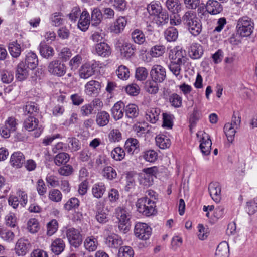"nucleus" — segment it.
Segmentation results:
<instances>
[{
	"label": "nucleus",
	"instance_id": "obj_1",
	"mask_svg": "<svg viewBox=\"0 0 257 257\" xmlns=\"http://www.w3.org/2000/svg\"><path fill=\"white\" fill-rule=\"evenodd\" d=\"M182 23L189 32L194 36H198L202 31L201 20L197 17L196 13L194 11H186L182 16Z\"/></svg>",
	"mask_w": 257,
	"mask_h": 257
},
{
	"label": "nucleus",
	"instance_id": "obj_2",
	"mask_svg": "<svg viewBox=\"0 0 257 257\" xmlns=\"http://www.w3.org/2000/svg\"><path fill=\"white\" fill-rule=\"evenodd\" d=\"M254 25V22L251 18L247 16L242 17L237 21V33L240 36L248 37L253 32Z\"/></svg>",
	"mask_w": 257,
	"mask_h": 257
},
{
	"label": "nucleus",
	"instance_id": "obj_3",
	"mask_svg": "<svg viewBox=\"0 0 257 257\" xmlns=\"http://www.w3.org/2000/svg\"><path fill=\"white\" fill-rule=\"evenodd\" d=\"M137 211L143 215L150 216L155 212V203L154 200L144 197L139 199L136 203Z\"/></svg>",
	"mask_w": 257,
	"mask_h": 257
},
{
	"label": "nucleus",
	"instance_id": "obj_4",
	"mask_svg": "<svg viewBox=\"0 0 257 257\" xmlns=\"http://www.w3.org/2000/svg\"><path fill=\"white\" fill-rule=\"evenodd\" d=\"M241 117L238 113L234 112L232 117L231 122L227 123L224 127V132L227 140L232 143L234 140L236 130L240 127Z\"/></svg>",
	"mask_w": 257,
	"mask_h": 257
},
{
	"label": "nucleus",
	"instance_id": "obj_5",
	"mask_svg": "<svg viewBox=\"0 0 257 257\" xmlns=\"http://www.w3.org/2000/svg\"><path fill=\"white\" fill-rule=\"evenodd\" d=\"M116 217L119 220L118 227L120 230H128V226L130 225V213L124 208L118 207L115 210Z\"/></svg>",
	"mask_w": 257,
	"mask_h": 257
},
{
	"label": "nucleus",
	"instance_id": "obj_6",
	"mask_svg": "<svg viewBox=\"0 0 257 257\" xmlns=\"http://www.w3.org/2000/svg\"><path fill=\"white\" fill-rule=\"evenodd\" d=\"M134 233L139 239L146 240L150 238L152 233V229L146 223L138 222L135 225Z\"/></svg>",
	"mask_w": 257,
	"mask_h": 257
},
{
	"label": "nucleus",
	"instance_id": "obj_7",
	"mask_svg": "<svg viewBox=\"0 0 257 257\" xmlns=\"http://www.w3.org/2000/svg\"><path fill=\"white\" fill-rule=\"evenodd\" d=\"M200 137L199 142L200 149L201 152L204 155H208L210 153L211 149L212 142L210 139L209 135L204 132H199L197 133V137Z\"/></svg>",
	"mask_w": 257,
	"mask_h": 257
},
{
	"label": "nucleus",
	"instance_id": "obj_8",
	"mask_svg": "<svg viewBox=\"0 0 257 257\" xmlns=\"http://www.w3.org/2000/svg\"><path fill=\"white\" fill-rule=\"evenodd\" d=\"M115 45L119 48L120 54L123 57L128 58L134 54L135 47L131 43L119 39L117 40Z\"/></svg>",
	"mask_w": 257,
	"mask_h": 257
},
{
	"label": "nucleus",
	"instance_id": "obj_9",
	"mask_svg": "<svg viewBox=\"0 0 257 257\" xmlns=\"http://www.w3.org/2000/svg\"><path fill=\"white\" fill-rule=\"evenodd\" d=\"M48 71L53 75L61 77L65 74L66 67L65 65L59 60H55L49 63Z\"/></svg>",
	"mask_w": 257,
	"mask_h": 257
},
{
	"label": "nucleus",
	"instance_id": "obj_10",
	"mask_svg": "<svg viewBox=\"0 0 257 257\" xmlns=\"http://www.w3.org/2000/svg\"><path fill=\"white\" fill-rule=\"evenodd\" d=\"M150 75L152 80L158 83H161L166 78V69L161 65H155L151 69Z\"/></svg>",
	"mask_w": 257,
	"mask_h": 257
},
{
	"label": "nucleus",
	"instance_id": "obj_11",
	"mask_svg": "<svg viewBox=\"0 0 257 257\" xmlns=\"http://www.w3.org/2000/svg\"><path fill=\"white\" fill-rule=\"evenodd\" d=\"M66 236L71 245L78 247L82 241V236L78 229L70 228L66 231Z\"/></svg>",
	"mask_w": 257,
	"mask_h": 257
},
{
	"label": "nucleus",
	"instance_id": "obj_12",
	"mask_svg": "<svg viewBox=\"0 0 257 257\" xmlns=\"http://www.w3.org/2000/svg\"><path fill=\"white\" fill-rule=\"evenodd\" d=\"M98 64L96 62L92 64L85 63L81 66L79 71V76L81 78L87 79L93 75L96 71Z\"/></svg>",
	"mask_w": 257,
	"mask_h": 257
},
{
	"label": "nucleus",
	"instance_id": "obj_13",
	"mask_svg": "<svg viewBox=\"0 0 257 257\" xmlns=\"http://www.w3.org/2000/svg\"><path fill=\"white\" fill-rule=\"evenodd\" d=\"M185 55V51H182L179 46H177L170 51L169 58L173 61L184 64L186 59Z\"/></svg>",
	"mask_w": 257,
	"mask_h": 257
},
{
	"label": "nucleus",
	"instance_id": "obj_14",
	"mask_svg": "<svg viewBox=\"0 0 257 257\" xmlns=\"http://www.w3.org/2000/svg\"><path fill=\"white\" fill-rule=\"evenodd\" d=\"M208 191L212 199L216 202L221 200V186L218 182H211L208 186Z\"/></svg>",
	"mask_w": 257,
	"mask_h": 257
},
{
	"label": "nucleus",
	"instance_id": "obj_15",
	"mask_svg": "<svg viewBox=\"0 0 257 257\" xmlns=\"http://www.w3.org/2000/svg\"><path fill=\"white\" fill-rule=\"evenodd\" d=\"M31 247V244L28 239H19L15 245V250L18 255L23 256L26 254Z\"/></svg>",
	"mask_w": 257,
	"mask_h": 257
},
{
	"label": "nucleus",
	"instance_id": "obj_16",
	"mask_svg": "<svg viewBox=\"0 0 257 257\" xmlns=\"http://www.w3.org/2000/svg\"><path fill=\"white\" fill-rule=\"evenodd\" d=\"M102 105V102L99 99H95L91 104L83 105L81 107V114L84 116H88L93 113V111L95 108H97V110H98Z\"/></svg>",
	"mask_w": 257,
	"mask_h": 257
},
{
	"label": "nucleus",
	"instance_id": "obj_17",
	"mask_svg": "<svg viewBox=\"0 0 257 257\" xmlns=\"http://www.w3.org/2000/svg\"><path fill=\"white\" fill-rule=\"evenodd\" d=\"M29 68L26 66L25 63L21 61L16 67L15 76L18 81H23L26 79L29 75Z\"/></svg>",
	"mask_w": 257,
	"mask_h": 257
},
{
	"label": "nucleus",
	"instance_id": "obj_18",
	"mask_svg": "<svg viewBox=\"0 0 257 257\" xmlns=\"http://www.w3.org/2000/svg\"><path fill=\"white\" fill-rule=\"evenodd\" d=\"M127 22L125 17L120 16L118 17L110 27V31L115 34L121 33Z\"/></svg>",
	"mask_w": 257,
	"mask_h": 257
},
{
	"label": "nucleus",
	"instance_id": "obj_19",
	"mask_svg": "<svg viewBox=\"0 0 257 257\" xmlns=\"http://www.w3.org/2000/svg\"><path fill=\"white\" fill-rule=\"evenodd\" d=\"M100 89V83L95 80H91L85 85V92L88 95H97Z\"/></svg>",
	"mask_w": 257,
	"mask_h": 257
},
{
	"label": "nucleus",
	"instance_id": "obj_20",
	"mask_svg": "<svg viewBox=\"0 0 257 257\" xmlns=\"http://www.w3.org/2000/svg\"><path fill=\"white\" fill-rule=\"evenodd\" d=\"M206 11L211 15L220 13L223 10L221 5L216 0H208L205 6Z\"/></svg>",
	"mask_w": 257,
	"mask_h": 257
},
{
	"label": "nucleus",
	"instance_id": "obj_21",
	"mask_svg": "<svg viewBox=\"0 0 257 257\" xmlns=\"http://www.w3.org/2000/svg\"><path fill=\"white\" fill-rule=\"evenodd\" d=\"M25 162V157L20 152H14L10 157L11 165L17 168H21Z\"/></svg>",
	"mask_w": 257,
	"mask_h": 257
},
{
	"label": "nucleus",
	"instance_id": "obj_22",
	"mask_svg": "<svg viewBox=\"0 0 257 257\" xmlns=\"http://www.w3.org/2000/svg\"><path fill=\"white\" fill-rule=\"evenodd\" d=\"M90 24L89 14L86 11H83L81 14L78 23V27L82 31L88 29Z\"/></svg>",
	"mask_w": 257,
	"mask_h": 257
},
{
	"label": "nucleus",
	"instance_id": "obj_23",
	"mask_svg": "<svg viewBox=\"0 0 257 257\" xmlns=\"http://www.w3.org/2000/svg\"><path fill=\"white\" fill-rule=\"evenodd\" d=\"M96 53L100 56L106 57L111 54V49L109 46L105 42H100L95 46Z\"/></svg>",
	"mask_w": 257,
	"mask_h": 257
},
{
	"label": "nucleus",
	"instance_id": "obj_24",
	"mask_svg": "<svg viewBox=\"0 0 257 257\" xmlns=\"http://www.w3.org/2000/svg\"><path fill=\"white\" fill-rule=\"evenodd\" d=\"M124 107L123 103L121 101H118L114 104L111 109V113L115 120H119L122 117Z\"/></svg>",
	"mask_w": 257,
	"mask_h": 257
},
{
	"label": "nucleus",
	"instance_id": "obj_25",
	"mask_svg": "<svg viewBox=\"0 0 257 257\" xmlns=\"http://www.w3.org/2000/svg\"><path fill=\"white\" fill-rule=\"evenodd\" d=\"M131 39L136 44L141 45L146 41V37L143 31L139 29H135L131 32Z\"/></svg>",
	"mask_w": 257,
	"mask_h": 257
},
{
	"label": "nucleus",
	"instance_id": "obj_26",
	"mask_svg": "<svg viewBox=\"0 0 257 257\" xmlns=\"http://www.w3.org/2000/svg\"><path fill=\"white\" fill-rule=\"evenodd\" d=\"M39 48L40 53L43 57L49 59L54 55L53 48L45 43H41Z\"/></svg>",
	"mask_w": 257,
	"mask_h": 257
},
{
	"label": "nucleus",
	"instance_id": "obj_27",
	"mask_svg": "<svg viewBox=\"0 0 257 257\" xmlns=\"http://www.w3.org/2000/svg\"><path fill=\"white\" fill-rule=\"evenodd\" d=\"M160 110L156 108L148 109L146 112V118L152 123H155L158 120Z\"/></svg>",
	"mask_w": 257,
	"mask_h": 257
},
{
	"label": "nucleus",
	"instance_id": "obj_28",
	"mask_svg": "<svg viewBox=\"0 0 257 257\" xmlns=\"http://www.w3.org/2000/svg\"><path fill=\"white\" fill-rule=\"evenodd\" d=\"M65 247L64 241L61 238H57L53 240L51 245V249L55 254H60Z\"/></svg>",
	"mask_w": 257,
	"mask_h": 257
},
{
	"label": "nucleus",
	"instance_id": "obj_29",
	"mask_svg": "<svg viewBox=\"0 0 257 257\" xmlns=\"http://www.w3.org/2000/svg\"><path fill=\"white\" fill-rule=\"evenodd\" d=\"M25 64L31 70L36 68L38 65V59L36 54L32 52L28 53L26 57Z\"/></svg>",
	"mask_w": 257,
	"mask_h": 257
},
{
	"label": "nucleus",
	"instance_id": "obj_30",
	"mask_svg": "<svg viewBox=\"0 0 257 257\" xmlns=\"http://www.w3.org/2000/svg\"><path fill=\"white\" fill-rule=\"evenodd\" d=\"M153 21L159 26H163L168 22L169 15L163 10L154 17Z\"/></svg>",
	"mask_w": 257,
	"mask_h": 257
},
{
	"label": "nucleus",
	"instance_id": "obj_31",
	"mask_svg": "<svg viewBox=\"0 0 257 257\" xmlns=\"http://www.w3.org/2000/svg\"><path fill=\"white\" fill-rule=\"evenodd\" d=\"M190 56L192 59L200 58L203 53L202 47L198 44L195 43L191 45L189 52Z\"/></svg>",
	"mask_w": 257,
	"mask_h": 257
},
{
	"label": "nucleus",
	"instance_id": "obj_32",
	"mask_svg": "<svg viewBox=\"0 0 257 257\" xmlns=\"http://www.w3.org/2000/svg\"><path fill=\"white\" fill-rule=\"evenodd\" d=\"M105 243L109 247L117 248L121 245L122 241L118 236L113 235L108 236L106 238Z\"/></svg>",
	"mask_w": 257,
	"mask_h": 257
},
{
	"label": "nucleus",
	"instance_id": "obj_33",
	"mask_svg": "<svg viewBox=\"0 0 257 257\" xmlns=\"http://www.w3.org/2000/svg\"><path fill=\"white\" fill-rule=\"evenodd\" d=\"M105 190V186L104 183L102 182L95 184L92 188L93 195L94 197L98 199L102 197Z\"/></svg>",
	"mask_w": 257,
	"mask_h": 257
},
{
	"label": "nucleus",
	"instance_id": "obj_34",
	"mask_svg": "<svg viewBox=\"0 0 257 257\" xmlns=\"http://www.w3.org/2000/svg\"><path fill=\"white\" fill-rule=\"evenodd\" d=\"M109 114L106 111H103L98 112L96 115V122L98 125L104 126L107 125L109 121Z\"/></svg>",
	"mask_w": 257,
	"mask_h": 257
},
{
	"label": "nucleus",
	"instance_id": "obj_35",
	"mask_svg": "<svg viewBox=\"0 0 257 257\" xmlns=\"http://www.w3.org/2000/svg\"><path fill=\"white\" fill-rule=\"evenodd\" d=\"M147 10L150 15L154 17L163 11L162 6L160 2L152 1L147 6Z\"/></svg>",
	"mask_w": 257,
	"mask_h": 257
},
{
	"label": "nucleus",
	"instance_id": "obj_36",
	"mask_svg": "<svg viewBox=\"0 0 257 257\" xmlns=\"http://www.w3.org/2000/svg\"><path fill=\"white\" fill-rule=\"evenodd\" d=\"M178 36V32L176 28L173 27H170L164 32L165 39L168 42L175 41Z\"/></svg>",
	"mask_w": 257,
	"mask_h": 257
},
{
	"label": "nucleus",
	"instance_id": "obj_37",
	"mask_svg": "<svg viewBox=\"0 0 257 257\" xmlns=\"http://www.w3.org/2000/svg\"><path fill=\"white\" fill-rule=\"evenodd\" d=\"M68 154L62 152L58 153L54 158V162L57 166H60L66 164L69 160Z\"/></svg>",
	"mask_w": 257,
	"mask_h": 257
},
{
	"label": "nucleus",
	"instance_id": "obj_38",
	"mask_svg": "<svg viewBox=\"0 0 257 257\" xmlns=\"http://www.w3.org/2000/svg\"><path fill=\"white\" fill-rule=\"evenodd\" d=\"M183 63H179L178 62L172 61L168 65L170 71L176 76L178 79L182 78V76L180 74L181 66Z\"/></svg>",
	"mask_w": 257,
	"mask_h": 257
},
{
	"label": "nucleus",
	"instance_id": "obj_39",
	"mask_svg": "<svg viewBox=\"0 0 257 257\" xmlns=\"http://www.w3.org/2000/svg\"><path fill=\"white\" fill-rule=\"evenodd\" d=\"M102 18V14L100 10L98 8H94L91 12L92 25L97 26L101 22Z\"/></svg>",
	"mask_w": 257,
	"mask_h": 257
},
{
	"label": "nucleus",
	"instance_id": "obj_40",
	"mask_svg": "<svg viewBox=\"0 0 257 257\" xmlns=\"http://www.w3.org/2000/svg\"><path fill=\"white\" fill-rule=\"evenodd\" d=\"M38 126V120L33 116H29L24 122V127L28 131L35 130Z\"/></svg>",
	"mask_w": 257,
	"mask_h": 257
},
{
	"label": "nucleus",
	"instance_id": "obj_41",
	"mask_svg": "<svg viewBox=\"0 0 257 257\" xmlns=\"http://www.w3.org/2000/svg\"><path fill=\"white\" fill-rule=\"evenodd\" d=\"M138 147L139 142L136 139H128L125 142V149L128 153L133 154Z\"/></svg>",
	"mask_w": 257,
	"mask_h": 257
},
{
	"label": "nucleus",
	"instance_id": "obj_42",
	"mask_svg": "<svg viewBox=\"0 0 257 257\" xmlns=\"http://www.w3.org/2000/svg\"><path fill=\"white\" fill-rule=\"evenodd\" d=\"M228 245L225 242L220 243L217 247L215 257H228Z\"/></svg>",
	"mask_w": 257,
	"mask_h": 257
},
{
	"label": "nucleus",
	"instance_id": "obj_43",
	"mask_svg": "<svg viewBox=\"0 0 257 257\" xmlns=\"http://www.w3.org/2000/svg\"><path fill=\"white\" fill-rule=\"evenodd\" d=\"M157 83L153 80L147 81L144 86L145 90L150 94H156L159 90Z\"/></svg>",
	"mask_w": 257,
	"mask_h": 257
},
{
	"label": "nucleus",
	"instance_id": "obj_44",
	"mask_svg": "<svg viewBox=\"0 0 257 257\" xmlns=\"http://www.w3.org/2000/svg\"><path fill=\"white\" fill-rule=\"evenodd\" d=\"M9 51L13 57L18 58L20 55L22 50L20 44L13 42L9 44Z\"/></svg>",
	"mask_w": 257,
	"mask_h": 257
},
{
	"label": "nucleus",
	"instance_id": "obj_45",
	"mask_svg": "<svg viewBox=\"0 0 257 257\" xmlns=\"http://www.w3.org/2000/svg\"><path fill=\"white\" fill-rule=\"evenodd\" d=\"M166 5L168 9L174 14L179 12L181 9L178 0H167Z\"/></svg>",
	"mask_w": 257,
	"mask_h": 257
},
{
	"label": "nucleus",
	"instance_id": "obj_46",
	"mask_svg": "<svg viewBox=\"0 0 257 257\" xmlns=\"http://www.w3.org/2000/svg\"><path fill=\"white\" fill-rule=\"evenodd\" d=\"M116 73L118 77L123 80H127L130 76L128 68L124 65L119 66L116 70Z\"/></svg>",
	"mask_w": 257,
	"mask_h": 257
},
{
	"label": "nucleus",
	"instance_id": "obj_47",
	"mask_svg": "<svg viewBox=\"0 0 257 257\" xmlns=\"http://www.w3.org/2000/svg\"><path fill=\"white\" fill-rule=\"evenodd\" d=\"M165 47L162 45H156L151 48L150 54L153 57H160L165 53Z\"/></svg>",
	"mask_w": 257,
	"mask_h": 257
},
{
	"label": "nucleus",
	"instance_id": "obj_48",
	"mask_svg": "<svg viewBox=\"0 0 257 257\" xmlns=\"http://www.w3.org/2000/svg\"><path fill=\"white\" fill-rule=\"evenodd\" d=\"M97 239L93 237H87L84 241L85 247L89 251H95L97 247Z\"/></svg>",
	"mask_w": 257,
	"mask_h": 257
},
{
	"label": "nucleus",
	"instance_id": "obj_49",
	"mask_svg": "<svg viewBox=\"0 0 257 257\" xmlns=\"http://www.w3.org/2000/svg\"><path fill=\"white\" fill-rule=\"evenodd\" d=\"M0 237L4 241L11 242L13 240L15 235L11 230L6 228H0Z\"/></svg>",
	"mask_w": 257,
	"mask_h": 257
},
{
	"label": "nucleus",
	"instance_id": "obj_50",
	"mask_svg": "<svg viewBox=\"0 0 257 257\" xmlns=\"http://www.w3.org/2000/svg\"><path fill=\"white\" fill-rule=\"evenodd\" d=\"M156 141L159 148L162 149L169 148L171 145L170 140L165 136L157 137Z\"/></svg>",
	"mask_w": 257,
	"mask_h": 257
},
{
	"label": "nucleus",
	"instance_id": "obj_51",
	"mask_svg": "<svg viewBox=\"0 0 257 257\" xmlns=\"http://www.w3.org/2000/svg\"><path fill=\"white\" fill-rule=\"evenodd\" d=\"M138 107L133 104H128L125 108V114L128 118H135L138 115Z\"/></svg>",
	"mask_w": 257,
	"mask_h": 257
},
{
	"label": "nucleus",
	"instance_id": "obj_52",
	"mask_svg": "<svg viewBox=\"0 0 257 257\" xmlns=\"http://www.w3.org/2000/svg\"><path fill=\"white\" fill-rule=\"evenodd\" d=\"M103 176L109 180H112L117 176V173L112 167L107 166L103 169Z\"/></svg>",
	"mask_w": 257,
	"mask_h": 257
},
{
	"label": "nucleus",
	"instance_id": "obj_53",
	"mask_svg": "<svg viewBox=\"0 0 257 257\" xmlns=\"http://www.w3.org/2000/svg\"><path fill=\"white\" fill-rule=\"evenodd\" d=\"M134 250L130 246H124L120 247L118 251V257H133Z\"/></svg>",
	"mask_w": 257,
	"mask_h": 257
},
{
	"label": "nucleus",
	"instance_id": "obj_54",
	"mask_svg": "<svg viewBox=\"0 0 257 257\" xmlns=\"http://www.w3.org/2000/svg\"><path fill=\"white\" fill-rule=\"evenodd\" d=\"M201 114L199 111L197 109H194L189 119V127L190 131H192V130L195 126L197 122L199 120Z\"/></svg>",
	"mask_w": 257,
	"mask_h": 257
},
{
	"label": "nucleus",
	"instance_id": "obj_55",
	"mask_svg": "<svg viewBox=\"0 0 257 257\" xmlns=\"http://www.w3.org/2000/svg\"><path fill=\"white\" fill-rule=\"evenodd\" d=\"M124 151L120 147H116L114 149L111 153V157L116 161H121L125 157Z\"/></svg>",
	"mask_w": 257,
	"mask_h": 257
},
{
	"label": "nucleus",
	"instance_id": "obj_56",
	"mask_svg": "<svg viewBox=\"0 0 257 257\" xmlns=\"http://www.w3.org/2000/svg\"><path fill=\"white\" fill-rule=\"evenodd\" d=\"M27 229L32 233H35L39 229V223L35 218H31L27 223Z\"/></svg>",
	"mask_w": 257,
	"mask_h": 257
},
{
	"label": "nucleus",
	"instance_id": "obj_57",
	"mask_svg": "<svg viewBox=\"0 0 257 257\" xmlns=\"http://www.w3.org/2000/svg\"><path fill=\"white\" fill-rule=\"evenodd\" d=\"M82 61L80 55H77L73 57L69 61V64L71 70L75 71L79 66Z\"/></svg>",
	"mask_w": 257,
	"mask_h": 257
},
{
	"label": "nucleus",
	"instance_id": "obj_58",
	"mask_svg": "<svg viewBox=\"0 0 257 257\" xmlns=\"http://www.w3.org/2000/svg\"><path fill=\"white\" fill-rule=\"evenodd\" d=\"M174 116L173 115L167 113H163V124L162 126L168 128H171L173 126V120Z\"/></svg>",
	"mask_w": 257,
	"mask_h": 257
},
{
	"label": "nucleus",
	"instance_id": "obj_59",
	"mask_svg": "<svg viewBox=\"0 0 257 257\" xmlns=\"http://www.w3.org/2000/svg\"><path fill=\"white\" fill-rule=\"evenodd\" d=\"M1 77L2 81L6 84L12 82L14 79L13 72L7 70H3L1 73Z\"/></svg>",
	"mask_w": 257,
	"mask_h": 257
},
{
	"label": "nucleus",
	"instance_id": "obj_60",
	"mask_svg": "<svg viewBox=\"0 0 257 257\" xmlns=\"http://www.w3.org/2000/svg\"><path fill=\"white\" fill-rule=\"evenodd\" d=\"M47 227V235L49 236H52L57 231L58 227V223L55 219H53L48 223Z\"/></svg>",
	"mask_w": 257,
	"mask_h": 257
},
{
	"label": "nucleus",
	"instance_id": "obj_61",
	"mask_svg": "<svg viewBox=\"0 0 257 257\" xmlns=\"http://www.w3.org/2000/svg\"><path fill=\"white\" fill-rule=\"evenodd\" d=\"M125 91L128 95L136 96L139 94L140 89L137 84L133 83L126 87Z\"/></svg>",
	"mask_w": 257,
	"mask_h": 257
},
{
	"label": "nucleus",
	"instance_id": "obj_62",
	"mask_svg": "<svg viewBox=\"0 0 257 257\" xmlns=\"http://www.w3.org/2000/svg\"><path fill=\"white\" fill-rule=\"evenodd\" d=\"M158 154L154 150H149L144 152V159L150 162H154L157 159Z\"/></svg>",
	"mask_w": 257,
	"mask_h": 257
},
{
	"label": "nucleus",
	"instance_id": "obj_63",
	"mask_svg": "<svg viewBox=\"0 0 257 257\" xmlns=\"http://www.w3.org/2000/svg\"><path fill=\"white\" fill-rule=\"evenodd\" d=\"M69 148L71 149V151L75 152L79 150L81 148L80 141L76 138H69Z\"/></svg>",
	"mask_w": 257,
	"mask_h": 257
},
{
	"label": "nucleus",
	"instance_id": "obj_64",
	"mask_svg": "<svg viewBox=\"0 0 257 257\" xmlns=\"http://www.w3.org/2000/svg\"><path fill=\"white\" fill-rule=\"evenodd\" d=\"M147 76L148 71L145 68L139 67L136 69L135 77L138 80H144L147 77Z\"/></svg>",
	"mask_w": 257,
	"mask_h": 257
}]
</instances>
